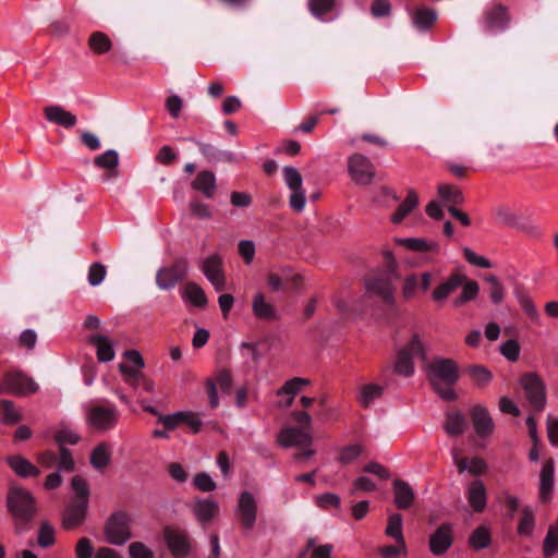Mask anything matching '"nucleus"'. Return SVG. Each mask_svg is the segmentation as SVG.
Wrapping results in <instances>:
<instances>
[{
    "label": "nucleus",
    "instance_id": "nucleus-18",
    "mask_svg": "<svg viewBox=\"0 0 558 558\" xmlns=\"http://www.w3.org/2000/svg\"><path fill=\"white\" fill-rule=\"evenodd\" d=\"M87 506L85 501L73 500L63 512V527L72 530L81 525L85 520Z\"/></svg>",
    "mask_w": 558,
    "mask_h": 558
},
{
    "label": "nucleus",
    "instance_id": "nucleus-45",
    "mask_svg": "<svg viewBox=\"0 0 558 558\" xmlns=\"http://www.w3.org/2000/svg\"><path fill=\"white\" fill-rule=\"evenodd\" d=\"M490 544V534L484 526H480L473 531L470 536V545L474 549L486 548Z\"/></svg>",
    "mask_w": 558,
    "mask_h": 558
},
{
    "label": "nucleus",
    "instance_id": "nucleus-6",
    "mask_svg": "<svg viewBox=\"0 0 558 558\" xmlns=\"http://www.w3.org/2000/svg\"><path fill=\"white\" fill-rule=\"evenodd\" d=\"M133 519L124 510L112 512L104 525V535L106 541L114 546H122L130 541L132 535Z\"/></svg>",
    "mask_w": 558,
    "mask_h": 558
},
{
    "label": "nucleus",
    "instance_id": "nucleus-63",
    "mask_svg": "<svg viewBox=\"0 0 558 558\" xmlns=\"http://www.w3.org/2000/svg\"><path fill=\"white\" fill-rule=\"evenodd\" d=\"M194 485L202 492H211L216 488V483L207 473H198L195 475Z\"/></svg>",
    "mask_w": 558,
    "mask_h": 558
},
{
    "label": "nucleus",
    "instance_id": "nucleus-11",
    "mask_svg": "<svg viewBox=\"0 0 558 558\" xmlns=\"http://www.w3.org/2000/svg\"><path fill=\"white\" fill-rule=\"evenodd\" d=\"M3 387L8 392L16 396H26L38 390V385L34 379L20 371L5 373L3 376Z\"/></svg>",
    "mask_w": 558,
    "mask_h": 558
},
{
    "label": "nucleus",
    "instance_id": "nucleus-26",
    "mask_svg": "<svg viewBox=\"0 0 558 558\" xmlns=\"http://www.w3.org/2000/svg\"><path fill=\"white\" fill-rule=\"evenodd\" d=\"M468 501L475 512L486 507V488L482 481H473L468 488Z\"/></svg>",
    "mask_w": 558,
    "mask_h": 558
},
{
    "label": "nucleus",
    "instance_id": "nucleus-42",
    "mask_svg": "<svg viewBox=\"0 0 558 558\" xmlns=\"http://www.w3.org/2000/svg\"><path fill=\"white\" fill-rule=\"evenodd\" d=\"M71 487L75 493L74 501H85L88 504L89 485L84 477L81 475L73 476L71 481Z\"/></svg>",
    "mask_w": 558,
    "mask_h": 558
},
{
    "label": "nucleus",
    "instance_id": "nucleus-23",
    "mask_svg": "<svg viewBox=\"0 0 558 558\" xmlns=\"http://www.w3.org/2000/svg\"><path fill=\"white\" fill-rule=\"evenodd\" d=\"M554 472L553 459L546 460L541 471L539 498L542 502H547L551 498Z\"/></svg>",
    "mask_w": 558,
    "mask_h": 558
},
{
    "label": "nucleus",
    "instance_id": "nucleus-38",
    "mask_svg": "<svg viewBox=\"0 0 558 558\" xmlns=\"http://www.w3.org/2000/svg\"><path fill=\"white\" fill-rule=\"evenodd\" d=\"M438 195L450 206L461 205L464 202L461 190L449 184H440L438 186Z\"/></svg>",
    "mask_w": 558,
    "mask_h": 558
},
{
    "label": "nucleus",
    "instance_id": "nucleus-2",
    "mask_svg": "<svg viewBox=\"0 0 558 558\" xmlns=\"http://www.w3.org/2000/svg\"><path fill=\"white\" fill-rule=\"evenodd\" d=\"M427 378L434 390L446 401L457 399L453 386L460 378L458 364L446 357H436L428 365Z\"/></svg>",
    "mask_w": 558,
    "mask_h": 558
},
{
    "label": "nucleus",
    "instance_id": "nucleus-34",
    "mask_svg": "<svg viewBox=\"0 0 558 558\" xmlns=\"http://www.w3.org/2000/svg\"><path fill=\"white\" fill-rule=\"evenodd\" d=\"M437 14L436 11L426 8L421 7L416 9L414 15H413V24L420 29V31H427L436 22Z\"/></svg>",
    "mask_w": 558,
    "mask_h": 558
},
{
    "label": "nucleus",
    "instance_id": "nucleus-41",
    "mask_svg": "<svg viewBox=\"0 0 558 558\" xmlns=\"http://www.w3.org/2000/svg\"><path fill=\"white\" fill-rule=\"evenodd\" d=\"M463 289L459 296L453 299L452 303L453 306L459 307L462 306L464 303L475 299V296L478 293V283L476 281H464L463 282Z\"/></svg>",
    "mask_w": 558,
    "mask_h": 558
},
{
    "label": "nucleus",
    "instance_id": "nucleus-13",
    "mask_svg": "<svg viewBox=\"0 0 558 558\" xmlns=\"http://www.w3.org/2000/svg\"><path fill=\"white\" fill-rule=\"evenodd\" d=\"M349 171L355 183L369 184L375 175V168L371 160L361 154H354L349 159Z\"/></svg>",
    "mask_w": 558,
    "mask_h": 558
},
{
    "label": "nucleus",
    "instance_id": "nucleus-30",
    "mask_svg": "<svg viewBox=\"0 0 558 558\" xmlns=\"http://www.w3.org/2000/svg\"><path fill=\"white\" fill-rule=\"evenodd\" d=\"M192 187L202 192L207 198H211L216 192V177L209 170H203L197 173L192 182Z\"/></svg>",
    "mask_w": 558,
    "mask_h": 558
},
{
    "label": "nucleus",
    "instance_id": "nucleus-16",
    "mask_svg": "<svg viewBox=\"0 0 558 558\" xmlns=\"http://www.w3.org/2000/svg\"><path fill=\"white\" fill-rule=\"evenodd\" d=\"M471 418L476 434L484 438L489 436L494 430V422L488 410L483 405H474L471 411Z\"/></svg>",
    "mask_w": 558,
    "mask_h": 558
},
{
    "label": "nucleus",
    "instance_id": "nucleus-31",
    "mask_svg": "<svg viewBox=\"0 0 558 558\" xmlns=\"http://www.w3.org/2000/svg\"><path fill=\"white\" fill-rule=\"evenodd\" d=\"M88 341L96 347L99 362H110L114 359V350L108 337L104 335H92Z\"/></svg>",
    "mask_w": 558,
    "mask_h": 558
},
{
    "label": "nucleus",
    "instance_id": "nucleus-17",
    "mask_svg": "<svg viewBox=\"0 0 558 558\" xmlns=\"http://www.w3.org/2000/svg\"><path fill=\"white\" fill-rule=\"evenodd\" d=\"M44 116L49 122L58 124L64 129H72L77 122L75 114L59 105L45 107Z\"/></svg>",
    "mask_w": 558,
    "mask_h": 558
},
{
    "label": "nucleus",
    "instance_id": "nucleus-53",
    "mask_svg": "<svg viewBox=\"0 0 558 558\" xmlns=\"http://www.w3.org/2000/svg\"><path fill=\"white\" fill-rule=\"evenodd\" d=\"M362 450L363 448L360 445H349L341 448L339 452V462L344 465L353 462L362 453Z\"/></svg>",
    "mask_w": 558,
    "mask_h": 558
},
{
    "label": "nucleus",
    "instance_id": "nucleus-37",
    "mask_svg": "<svg viewBox=\"0 0 558 558\" xmlns=\"http://www.w3.org/2000/svg\"><path fill=\"white\" fill-rule=\"evenodd\" d=\"M88 47L97 54L108 52L112 43L109 36L102 32H94L88 38Z\"/></svg>",
    "mask_w": 558,
    "mask_h": 558
},
{
    "label": "nucleus",
    "instance_id": "nucleus-64",
    "mask_svg": "<svg viewBox=\"0 0 558 558\" xmlns=\"http://www.w3.org/2000/svg\"><path fill=\"white\" fill-rule=\"evenodd\" d=\"M420 288V278L417 275L408 276L403 284V298L410 300L414 296L416 290Z\"/></svg>",
    "mask_w": 558,
    "mask_h": 558
},
{
    "label": "nucleus",
    "instance_id": "nucleus-52",
    "mask_svg": "<svg viewBox=\"0 0 558 558\" xmlns=\"http://www.w3.org/2000/svg\"><path fill=\"white\" fill-rule=\"evenodd\" d=\"M107 275V269L101 263H93L88 269V283L90 286H99Z\"/></svg>",
    "mask_w": 558,
    "mask_h": 558
},
{
    "label": "nucleus",
    "instance_id": "nucleus-51",
    "mask_svg": "<svg viewBox=\"0 0 558 558\" xmlns=\"http://www.w3.org/2000/svg\"><path fill=\"white\" fill-rule=\"evenodd\" d=\"M485 281L490 284L489 298L494 304H499L504 300L505 289L495 275H488Z\"/></svg>",
    "mask_w": 558,
    "mask_h": 558
},
{
    "label": "nucleus",
    "instance_id": "nucleus-8",
    "mask_svg": "<svg viewBox=\"0 0 558 558\" xmlns=\"http://www.w3.org/2000/svg\"><path fill=\"white\" fill-rule=\"evenodd\" d=\"M189 272V263L185 258H177L171 265L161 267L156 274V284L161 290H170L185 279Z\"/></svg>",
    "mask_w": 558,
    "mask_h": 558
},
{
    "label": "nucleus",
    "instance_id": "nucleus-55",
    "mask_svg": "<svg viewBox=\"0 0 558 558\" xmlns=\"http://www.w3.org/2000/svg\"><path fill=\"white\" fill-rule=\"evenodd\" d=\"M185 412H178L170 415H159V423L163 425L166 430H174L185 420Z\"/></svg>",
    "mask_w": 558,
    "mask_h": 558
},
{
    "label": "nucleus",
    "instance_id": "nucleus-1",
    "mask_svg": "<svg viewBox=\"0 0 558 558\" xmlns=\"http://www.w3.org/2000/svg\"><path fill=\"white\" fill-rule=\"evenodd\" d=\"M7 507L13 518L15 534L28 532L37 513L35 497L23 487H11L7 497Z\"/></svg>",
    "mask_w": 558,
    "mask_h": 558
},
{
    "label": "nucleus",
    "instance_id": "nucleus-20",
    "mask_svg": "<svg viewBox=\"0 0 558 558\" xmlns=\"http://www.w3.org/2000/svg\"><path fill=\"white\" fill-rule=\"evenodd\" d=\"M95 166L106 169L102 180L109 181L118 177L119 154L114 149H109L104 154L98 155L94 159Z\"/></svg>",
    "mask_w": 558,
    "mask_h": 558
},
{
    "label": "nucleus",
    "instance_id": "nucleus-28",
    "mask_svg": "<svg viewBox=\"0 0 558 558\" xmlns=\"http://www.w3.org/2000/svg\"><path fill=\"white\" fill-rule=\"evenodd\" d=\"M395 502L398 509L404 510L411 507L414 500V493L411 486L402 481H393Z\"/></svg>",
    "mask_w": 558,
    "mask_h": 558
},
{
    "label": "nucleus",
    "instance_id": "nucleus-21",
    "mask_svg": "<svg viewBox=\"0 0 558 558\" xmlns=\"http://www.w3.org/2000/svg\"><path fill=\"white\" fill-rule=\"evenodd\" d=\"M252 310L254 315L263 320H278V311L274 304L266 300L264 293L258 292L252 301Z\"/></svg>",
    "mask_w": 558,
    "mask_h": 558
},
{
    "label": "nucleus",
    "instance_id": "nucleus-7",
    "mask_svg": "<svg viewBox=\"0 0 558 558\" xmlns=\"http://www.w3.org/2000/svg\"><path fill=\"white\" fill-rule=\"evenodd\" d=\"M417 356L422 360L426 359L425 348L418 335H413L411 341L401 348L395 361L393 371L396 374L410 377L414 373L413 357Z\"/></svg>",
    "mask_w": 558,
    "mask_h": 558
},
{
    "label": "nucleus",
    "instance_id": "nucleus-50",
    "mask_svg": "<svg viewBox=\"0 0 558 558\" xmlns=\"http://www.w3.org/2000/svg\"><path fill=\"white\" fill-rule=\"evenodd\" d=\"M80 439V435L68 427H62L54 434V440L60 447H64V445H76Z\"/></svg>",
    "mask_w": 558,
    "mask_h": 558
},
{
    "label": "nucleus",
    "instance_id": "nucleus-4",
    "mask_svg": "<svg viewBox=\"0 0 558 558\" xmlns=\"http://www.w3.org/2000/svg\"><path fill=\"white\" fill-rule=\"evenodd\" d=\"M119 410L107 399L92 403L86 410V423L93 429L105 433L118 424Z\"/></svg>",
    "mask_w": 558,
    "mask_h": 558
},
{
    "label": "nucleus",
    "instance_id": "nucleus-56",
    "mask_svg": "<svg viewBox=\"0 0 558 558\" xmlns=\"http://www.w3.org/2000/svg\"><path fill=\"white\" fill-rule=\"evenodd\" d=\"M391 13V5L388 0H374L371 5V14L375 19L387 17Z\"/></svg>",
    "mask_w": 558,
    "mask_h": 558
},
{
    "label": "nucleus",
    "instance_id": "nucleus-62",
    "mask_svg": "<svg viewBox=\"0 0 558 558\" xmlns=\"http://www.w3.org/2000/svg\"><path fill=\"white\" fill-rule=\"evenodd\" d=\"M93 554L94 547L92 541L87 537L80 538L75 547L76 558H92Z\"/></svg>",
    "mask_w": 558,
    "mask_h": 558
},
{
    "label": "nucleus",
    "instance_id": "nucleus-47",
    "mask_svg": "<svg viewBox=\"0 0 558 558\" xmlns=\"http://www.w3.org/2000/svg\"><path fill=\"white\" fill-rule=\"evenodd\" d=\"M335 4V0H308V9L317 19H323L325 14L332 11Z\"/></svg>",
    "mask_w": 558,
    "mask_h": 558
},
{
    "label": "nucleus",
    "instance_id": "nucleus-54",
    "mask_svg": "<svg viewBox=\"0 0 558 558\" xmlns=\"http://www.w3.org/2000/svg\"><path fill=\"white\" fill-rule=\"evenodd\" d=\"M0 409L2 410L3 422L7 424H14L21 421L22 416L14 408L12 401L2 400L0 404Z\"/></svg>",
    "mask_w": 558,
    "mask_h": 558
},
{
    "label": "nucleus",
    "instance_id": "nucleus-25",
    "mask_svg": "<svg viewBox=\"0 0 558 558\" xmlns=\"http://www.w3.org/2000/svg\"><path fill=\"white\" fill-rule=\"evenodd\" d=\"M466 277L461 274H452L446 281L440 283L433 291V300L436 302H441L446 300L453 291H456L459 287L463 284Z\"/></svg>",
    "mask_w": 558,
    "mask_h": 558
},
{
    "label": "nucleus",
    "instance_id": "nucleus-43",
    "mask_svg": "<svg viewBox=\"0 0 558 558\" xmlns=\"http://www.w3.org/2000/svg\"><path fill=\"white\" fill-rule=\"evenodd\" d=\"M468 374L472 380L478 386L484 387L488 385L492 379V373L482 365H471L466 368Z\"/></svg>",
    "mask_w": 558,
    "mask_h": 558
},
{
    "label": "nucleus",
    "instance_id": "nucleus-57",
    "mask_svg": "<svg viewBox=\"0 0 558 558\" xmlns=\"http://www.w3.org/2000/svg\"><path fill=\"white\" fill-rule=\"evenodd\" d=\"M558 551V534L554 530H548L543 544V553L545 557H551Z\"/></svg>",
    "mask_w": 558,
    "mask_h": 558
},
{
    "label": "nucleus",
    "instance_id": "nucleus-9",
    "mask_svg": "<svg viewBox=\"0 0 558 558\" xmlns=\"http://www.w3.org/2000/svg\"><path fill=\"white\" fill-rule=\"evenodd\" d=\"M526 400L535 412H542L546 404L545 385L539 376L527 373L521 377Z\"/></svg>",
    "mask_w": 558,
    "mask_h": 558
},
{
    "label": "nucleus",
    "instance_id": "nucleus-22",
    "mask_svg": "<svg viewBox=\"0 0 558 558\" xmlns=\"http://www.w3.org/2000/svg\"><path fill=\"white\" fill-rule=\"evenodd\" d=\"M201 154L207 159L209 162H227L232 163L235 162V156L233 153L229 150H222L217 148L215 145L203 142H195Z\"/></svg>",
    "mask_w": 558,
    "mask_h": 558
},
{
    "label": "nucleus",
    "instance_id": "nucleus-29",
    "mask_svg": "<svg viewBox=\"0 0 558 558\" xmlns=\"http://www.w3.org/2000/svg\"><path fill=\"white\" fill-rule=\"evenodd\" d=\"M111 447L108 442L98 444L90 452V464L97 471L105 470L111 462Z\"/></svg>",
    "mask_w": 558,
    "mask_h": 558
},
{
    "label": "nucleus",
    "instance_id": "nucleus-59",
    "mask_svg": "<svg viewBox=\"0 0 558 558\" xmlns=\"http://www.w3.org/2000/svg\"><path fill=\"white\" fill-rule=\"evenodd\" d=\"M378 553L383 558H395L398 555H404L407 554V543L380 546Z\"/></svg>",
    "mask_w": 558,
    "mask_h": 558
},
{
    "label": "nucleus",
    "instance_id": "nucleus-14",
    "mask_svg": "<svg viewBox=\"0 0 558 558\" xmlns=\"http://www.w3.org/2000/svg\"><path fill=\"white\" fill-rule=\"evenodd\" d=\"M203 272L217 291L225 290L226 280L222 271V262L218 255H211L204 260Z\"/></svg>",
    "mask_w": 558,
    "mask_h": 558
},
{
    "label": "nucleus",
    "instance_id": "nucleus-33",
    "mask_svg": "<svg viewBox=\"0 0 558 558\" xmlns=\"http://www.w3.org/2000/svg\"><path fill=\"white\" fill-rule=\"evenodd\" d=\"M418 205V196L415 191L410 190L407 198L398 206L397 210L391 216V222L395 225L400 223L414 208Z\"/></svg>",
    "mask_w": 558,
    "mask_h": 558
},
{
    "label": "nucleus",
    "instance_id": "nucleus-48",
    "mask_svg": "<svg viewBox=\"0 0 558 558\" xmlns=\"http://www.w3.org/2000/svg\"><path fill=\"white\" fill-rule=\"evenodd\" d=\"M54 530L47 521L41 522L38 531V544L43 548L50 547L54 544Z\"/></svg>",
    "mask_w": 558,
    "mask_h": 558
},
{
    "label": "nucleus",
    "instance_id": "nucleus-61",
    "mask_svg": "<svg viewBox=\"0 0 558 558\" xmlns=\"http://www.w3.org/2000/svg\"><path fill=\"white\" fill-rule=\"evenodd\" d=\"M497 220L508 227H512L517 223V217L510 208L506 206H499L495 209Z\"/></svg>",
    "mask_w": 558,
    "mask_h": 558
},
{
    "label": "nucleus",
    "instance_id": "nucleus-19",
    "mask_svg": "<svg viewBox=\"0 0 558 558\" xmlns=\"http://www.w3.org/2000/svg\"><path fill=\"white\" fill-rule=\"evenodd\" d=\"M509 15L507 8L496 4L485 13V28L492 31H502L508 26Z\"/></svg>",
    "mask_w": 558,
    "mask_h": 558
},
{
    "label": "nucleus",
    "instance_id": "nucleus-32",
    "mask_svg": "<svg viewBox=\"0 0 558 558\" xmlns=\"http://www.w3.org/2000/svg\"><path fill=\"white\" fill-rule=\"evenodd\" d=\"M445 430L451 436H458L465 432L468 421L465 415L460 411L446 413Z\"/></svg>",
    "mask_w": 558,
    "mask_h": 558
},
{
    "label": "nucleus",
    "instance_id": "nucleus-36",
    "mask_svg": "<svg viewBox=\"0 0 558 558\" xmlns=\"http://www.w3.org/2000/svg\"><path fill=\"white\" fill-rule=\"evenodd\" d=\"M402 523L403 519L400 513H393L388 518V523L385 529V534L392 538L397 544L403 545L405 543L403 533H402Z\"/></svg>",
    "mask_w": 558,
    "mask_h": 558
},
{
    "label": "nucleus",
    "instance_id": "nucleus-60",
    "mask_svg": "<svg viewBox=\"0 0 558 558\" xmlns=\"http://www.w3.org/2000/svg\"><path fill=\"white\" fill-rule=\"evenodd\" d=\"M501 354L509 361H517L520 354V345L518 341L510 339L507 340L500 348Z\"/></svg>",
    "mask_w": 558,
    "mask_h": 558
},
{
    "label": "nucleus",
    "instance_id": "nucleus-5",
    "mask_svg": "<svg viewBox=\"0 0 558 558\" xmlns=\"http://www.w3.org/2000/svg\"><path fill=\"white\" fill-rule=\"evenodd\" d=\"M293 417L301 427L282 428L277 437L278 444L283 448L311 446L313 438L307 433L312 423L311 415L305 411H298L293 413Z\"/></svg>",
    "mask_w": 558,
    "mask_h": 558
},
{
    "label": "nucleus",
    "instance_id": "nucleus-10",
    "mask_svg": "<svg viewBox=\"0 0 558 558\" xmlns=\"http://www.w3.org/2000/svg\"><path fill=\"white\" fill-rule=\"evenodd\" d=\"M163 539L174 558H185L192 551L193 539L184 530L166 526L163 529Z\"/></svg>",
    "mask_w": 558,
    "mask_h": 558
},
{
    "label": "nucleus",
    "instance_id": "nucleus-27",
    "mask_svg": "<svg viewBox=\"0 0 558 558\" xmlns=\"http://www.w3.org/2000/svg\"><path fill=\"white\" fill-rule=\"evenodd\" d=\"M10 468L21 477H36L39 475V470L23 456H10L7 459Z\"/></svg>",
    "mask_w": 558,
    "mask_h": 558
},
{
    "label": "nucleus",
    "instance_id": "nucleus-40",
    "mask_svg": "<svg viewBox=\"0 0 558 558\" xmlns=\"http://www.w3.org/2000/svg\"><path fill=\"white\" fill-rule=\"evenodd\" d=\"M401 243L409 250L415 252H438L439 245L436 242H428L423 239L408 238L403 239Z\"/></svg>",
    "mask_w": 558,
    "mask_h": 558
},
{
    "label": "nucleus",
    "instance_id": "nucleus-46",
    "mask_svg": "<svg viewBox=\"0 0 558 558\" xmlns=\"http://www.w3.org/2000/svg\"><path fill=\"white\" fill-rule=\"evenodd\" d=\"M310 385V380L301 377H294L284 383V385L277 391L278 396L288 395L294 397L302 390L304 386Z\"/></svg>",
    "mask_w": 558,
    "mask_h": 558
},
{
    "label": "nucleus",
    "instance_id": "nucleus-24",
    "mask_svg": "<svg viewBox=\"0 0 558 558\" xmlns=\"http://www.w3.org/2000/svg\"><path fill=\"white\" fill-rule=\"evenodd\" d=\"M218 509V505L211 499H197L192 508L203 526H206L215 518Z\"/></svg>",
    "mask_w": 558,
    "mask_h": 558
},
{
    "label": "nucleus",
    "instance_id": "nucleus-12",
    "mask_svg": "<svg viewBox=\"0 0 558 558\" xmlns=\"http://www.w3.org/2000/svg\"><path fill=\"white\" fill-rule=\"evenodd\" d=\"M236 517L241 526L250 531L254 527L257 517V504L252 493H241L236 507Z\"/></svg>",
    "mask_w": 558,
    "mask_h": 558
},
{
    "label": "nucleus",
    "instance_id": "nucleus-58",
    "mask_svg": "<svg viewBox=\"0 0 558 558\" xmlns=\"http://www.w3.org/2000/svg\"><path fill=\"white\" fill-rule=\"evenodd\" d=\"M131 558H154V553L144 543L134 542L129 546Z\"/></svg>",
    "mask_w": 558,
    "mask_h": 558
},
{
    "label": "nucleus",
    "instance_id": "nucleus-44",
    "mask_svg": "<svg viewBox=\"0 0 558 558\" xmlns=\"http://www.w3.org/2000/svg\"><path fill=\"white\" fill-rule=\"evenodd\" d=\"M383 392V388L375 384H368L362 387L359 402L361 405L367 408L376 398Z\"/></svg>",
    "mask_w": 558,
    "mask_h": 558
},
{
    "label": "nucleus",
    "instance_id": "nucleus-3",
    "mask_svg": "<svg viewBox=\"0 0 558 558\" xmlns=\"http://www.w3.org/2000/svg\"><path fill=\"white\" fill-rule=\"evenodd\" d=\"M387 267L367 275L364 279L366 299L377 296L386 305L395 304V284L398 279L397 264L390 254L386 256Z\"/></svg>",
    "mask_w": 558,
    "mask_h": 558
},
{
    "label": "nucleus",
    "instance_id": "nucleus-15",
    "mask_svg": "<svg viewBox=\"0 0 558 558\" xmlns=\"http://www.w3.org/2000/svg\"><path fill=\"white\" fill-rule=\"evenodd\" d=\"M452 531L449 524H441L429 537V549L436 555L445 554L452 545Z\"/></svg>",
    "mask_w": 558,
    "mask_h": 558
},
{
    "label": "nucleus",
    "instance_id": "nucleus-35",
    "mask_svg": "<svg viewBox=\"0 0 558 558\" xmlns=\"http://www.w3.org/2000/svg\"><path fill=\"white\" fill-rule=\"evenodd\" d=\"M182 298L197 307H204L207 304V298L204 290L195 282H187L183 289Z\"/></svg>",
    "mask_w": 558,
    "mask_h": 558
},
{
    "label": "nucleus",
    "instance_id": "nucleus-49",
    "mask_svg": "<svg viewBox=\"0 0 558 558\" xmlns=\"http://www.w3.org/2000/svg\"><path fill=\"white\" fill-rule=\"evenodd\" d=\"M282 172L284 182L291 191L302 189L303 180L300 172L295 168L287 166L282 169Z\"/></svg>",
    "mask_w": 558,
    "mask_h": 558
},
{
    "label": "nucleus",
    "instance_id": "nucleus-39",
    "mask_svg": "<svg viewBox=\"0 0 558 558\" xmlns=\"http://www.w3.org/2000/svg\"><path fill=\"white\" fill-rule=\"evenodd\" d=\"M522 518L519 521L517 532L522 536H531L535 525V515L530 506L521 508Z\"/></svg>",
    "mask_w": 558,
    "mask_h": 558
}]
</instances>
